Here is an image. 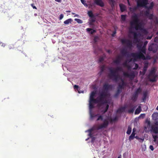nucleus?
<instances>
[{
  "label": "nucleus",
  "mask_w": 158,
  "mask_h": 158,
  "mask_svg": "<svg viewBox=\"0 0 158 158\" xmlns=\"http://www.w3.org/2000/svg\"><path fill=\"white\" fill-rule=\"evenodd\" d=\"M104 60V58L103 57H101L99 58L98 62H102Z\"/></svg>",
  "instance_id": "nucleus-54"
},
{
  "label": "nucleus",
  "mask_w": 158,
  "mask_h": 158,
  "mask_svg": "<svg viewBox=\"0 0 158 158\" xmlns=\"http://www.w3.org/2000/svg\"><path fill=\"white\" fill-rule=\"evenodd\" d=\"M109 124L108 121L106 119H105L103 121V123L99 125L97 127H94L91 129H89L88 131L89 132V135L90 137H92L93 134L92 132L94 130H98L102 128H106L108 126Z\"/></svg>",
  "instance_id": "nucleus-1"
},
{
  "label": "nucleus",
  "mask_w": 158,
  "mask_h": 158,
  "mask_svg": "<svg viewBox=\"0 0 158 158\" xmlns=\"http://www.w3.org/2000/svg\"><path fill=\"white\" fill-rule=\"evenodd\" d=\"M89 114L90 117V119H92L94 118L97 116L99 114H94L92 111H89Z\"/></svg>",
  "instance_id": "nucleus-22"
},
{
  "label": "nucleus",
  "mask_w": 158,
  "mask_h": 158,
  "mask_svg": "<svg viewBox=\"0 0 158 158\" xmlns=\"http://www.w3.org/2000/svg\"><path fill=\"white\" fill-rule=\"evenodd\" d=\"M123 58L122 56H118L116 59L113 61V62L117 64H119L121 62V60Z\"/></svg>",
  "instance_id": "nucleus-15"
},
{
  "label": "nucleus",
  "mask_w": 158,
  "mask_h": 158,
  "mask_svg": "<svg viewBox=\"0 0 158 158\" xmlns=\"http://www.w3.org/2000/svg\"><path fill=\"white\" fill-rule=\"evenodd\" d=\"M88 14L89 16L91 18H94V15L93 14L91 11H88Z\"/></svg>",
  "instance_id": "nucleus-41"
},
{
  "label": "nucleus",
  "mask_w": 158,
  "mask_h": 158,
  "mask_svg": "<svg viewBox=\"0 0 158 158\" xmlns=\"http://www.w3.org/2000/svg\"><path fill=\"white\" fill-rule=\"evenodd\" d=\"M132 18L133 19H139L138 15L136 14L132 16Z\"/></svg>",
  "instance_id": "nucleus-48"
},
{
  "label": "nucleus",
  "mask_w": 158,
  "mask_h": 158,
  "mask_svg": "<svg viewBox=\"0 0 158 158\" xmlns=\"http://www.w3.org/2000/svg\"><path fill=\"white\" fill-rule=\"evenodd\" d=\"M120 53L123 56H125L126 55H128V52L127 51V50L124 49L120 51Z\"/></svg>",
  "instance_id": "nucleus-25"
},
{
  "label": "nucleus",
  "mask_w": 158,
  "mask_h": 158,
  "mask_svg": "<svg viewBox=\"0 0 158 158\" xmlns=\"http://www.w3.org/2000/svg\"><path fill=\"white\" fill-rule=\"evenodd\" d=\"M122 90L117 89V90L116 92H117V93H119L120 94L121 93V92H122Z\"/></svg>",
  "instance_id": "nucleus-61"
},
{
  "label": "nucleus",
  "mask_w": 158,
  "mask_h": 158,
  "mask_svg": "<svg viewBox=\"0 0 158 158\" xmlns=\"http://www.w3.org/2000/svg\"><path fill=\"white\" fill-rule=\"evenodd\" d=\"M103 90L102 91L106 92L107 94L108 91L111 90L113 88V85H110L108 83H105L103 84Z\"/></svg>",
  "instance_id": "nucleus-10"
},
{
  "label": "nucleus",
  "mask_w": 158,
  "mask_h": 158,
  "mask_svg": "<svg viewBox=\"0 0 158 158\" xmlns=\"http://www.w3.org/2000/svg\"><path fill=\"white\" fill-rule=\"evenodd\" d=\"M99 38L97 36H95L94 37V41L95 43H97L98 40H99Z\"/></svg>",
  "instance_id": "nucleus-45"
},
{
  "label": "nucleus",
  "mask_w": 158,
  "mask_h": 158,
  "mask_svg": "<svg viewBox=\"0 0 158 158\" xmlns=\"http://www.w3.org/2000/svg\"><path fill=\"white\" fill-rule=\"evenodd\" d=\"M74 89H76L77 90H78V89L79 88V87L77 85H75L74 86Z\"/></svg>",
  "instance_id": "nucleus-60"
},
{
  "label": "nucleus",
  "mask_w": 158,
  "mask_h": 158,
  "mask_svg": "<svg viewBox=\"0 0 158 158\" xmlns=\"http://www.w3.org/2000/svg\"><path fill=\"white\" fill-rule=\"evenodd\" d=\"M154 6V3L153 2H151L150 3V5L149 6H145V7L147 9V10H149L150 9H152Z\"/></svg>",
  "instance_id": "nucleus-28"
},
{
  "label": "nucleus",
  "mask_w": 158,
  "mask_h": 158,
  "mask_svg": "<svg viewBox=\"0 0 158 158\" xmlns=\"http://www.w3.org/2000/svg\"><path fill=\"white\" fill-rule=\"evenodd\" d=\"M81 3L85 6H87V5L86 3V1L84 0H81Z\"/></svg>",
  "instance_id": "nucleus-55"
},
{
  "label": "nucleus",
  "mask_w": 158,
  "mask_h": 158,
  "mask_svg": "<svg viewBox=\"0 0 158 158\" xmlns=\"http://www.w3.org/2000/svg\"><path fill=\"white\" fill-rule=\"evenodd\" d=\"M74 20L75 21L79 23H83L82 21L79 19H75Z\"/></svg>",
  "instance_id": "nucleus-49"
},
{
  "label": "nucleus",
  "mask_w": 158,
  "mask_h": 158,
  "mask_svg": "<svg viewBox=\"0 0 158 158\" xmlns=\"http://www.w3.org/2000/svg\"><path fill=\"white\" fill-rule=\"evenodd\" d=\"M149 148L152 151H153L154 149L152 145H150L149 147Z\"/></svg>",
  "instance_id": "nucleus-62"
},
{
  "label": "nucleus",
  "mask_w": 158,
  "mask_h": 158,
  "mask_svg": "<svg viewBox=\"0 0 158 158\" xmlns=\"http://www.w3.org/2000/svg\"><path fill=\"white\" fill-rule=\"evenodd\" d=\"M31 6L33 8V9H37V8L35 6H34V5L33 4H31Z\"/></svg>",
  "instance_id": "nucleus-64"
},
{
  "label": "nucleus",
  "mask_w": 158,
  "mask_h": 158,
  "mask_svg": "<svg viewBox=\"0 0 158 158\" xmlns=\"http://www.w3.org/2000/svg\"><path fill=\"white\" fill-rule=\"evenodd\" d=\"M135 133L132 132L131 135L129 137V139L130 140L133 139L135 137Z\"/></svg>",
  "instance_id": "nucleus-35"
},
{
  "label": "nucleus",
  "mask_w": 158,
  "mask_h": 158,
  "mask_svg": "<svg viewBox=\"0 0 158 158\" xmlns=\"http://www.w3.org/2000/svg\"><path fill=\"white\" fill-rule=\"evenodd\" d=\"M156 72L154 69L152 70L150 72L149 76H154Z\"/></svg>",
  "instance_id": "nucleus-44"
},
{
  "label": "nucleus",
  "mask_w": 158,
  "mask_h": 158,
  "mask_svg": "<svg viewBox=\"0 0 158 158\" xmlns=\"http://www.w3.org/2000/svg\"><path fill=\"white\" fill-rule=\"evenodd\" d=\"M135 28L136 30H143L144 31H146L145 30L143 29L142 27V23L141 22H139L137 24H135Z\"/></svg>",
  "instance_id": "nucleus-12"
},
{
  "label": "nucleus",
  "mask_w": 158,
  "mask_h": 158,
  "mask_svg": "<svg viewBox=\"0 0 158 158\" xmlns=\"http://www.w3.org/2000/svg\"><path fill=\"white\" fill-rule=\"evenodd\" d=\"M109 107V105L108 104H106L105 109L104 110H102L101 111V112H102L103 113H105L107 111Z\"/></svg>",
  "instance_id": "nucleus-40"
},
{
  "label": "nucleus",
  "mask_w": 158,
  "mask_h": 158,
  "mask_svg": "<svg viewBox=\"0 0 158 158\" xmlns=\"http://www.w3.org/2000/svg\"><path fill=\"white\" fill-rule=\"evenodd\" d=\"M14 48V45L12 44H10L8 45L7 47V50H11V49H13Z\"/></svg>",
  "instance_id": "nucleus-46"
},
{
  "label": "nucleus",
  "mask_w": 158,
  "mask_h": 158,
  "mask_svg": "<svg viewBox=\"0 0 158 158\" xmlns=\"http://www.w3.org/2000/svg\"><path fill=\"white\" fill-rule=\"evenodd\" d=\"M103 120V116L102 115H99L98 116V118L97 119V121H98L100 120H101V121H103H103L104 120Z\"/></svg>",
  "instance_id": "nucleus-43"
},
{
  "label": "nucleus",
  "mask_w": 158,
  "mask_h": 158,
  "mask_svg": "<svg viewBox=\"0 0 158 158\" xmlns=\"http://www.w3.org/2000/svg\"><path fill=\"white\" fill-rule=\"evenodd\" d=\"M154 41L158 43V37H156L154 39Z\"/></svg>",
  "instance_id": "nucleus-63"
},
{
  "label": "nucleus",
  "mask_w": 158,
  "mask_h": 158,
  "mask_svg": "<svg viewBox=\"0 0 158 158\" xmlns=\"http://www.w3.org/2000/svg\"><path fill=\"white\" fill-rule=\"evenodd\" d=\"M154 22L156 24H158V18L157 17H155L154 18Z\"/></svg>",
  "instance_id": "nucleus-53"
},
{
  "label": "nucleus",
  "mask_w": 158,
  "mask_h": 158,
  "mask_svg": "<svg viewBox=\"0 0 158 158\" xmlns=\"http://www.w3.org/2000/svg\"><path fill=\"white\" fill-rule=\"evenodd\" d=\"M109 70L110 72L108 74L109 77L116 82L118 81L120 79L119 75L117 73L115 70L114 69L112 68H110Z\"/></svg>",
  "instance_id": "nucleus-3"
},
{
  "label": "nucleus",
  "mask_w": 158,
  "mask_h": 158,
  "mask_svg": "<svg viewBox=\"0 0 158 158\" xmlns=\"http://www.w3.org/2000/svg\"><path fill=\"white\" fill-rule=\"evenodd\" d=\"M119 6L121 12H123L126 10V7L124 5L120 4H119Z\"/></svg>",
  "instance_id": "nucleus-24"
},
{
  "label": "nucleus",
  "mask_w": 158,
  "mask_h": 158,
  "mask_svg": "<svg viewBox=\"0 0 158 158\" xmlns=\"http://www.w3.org/2000/svg\"><path fill=\"white\" fill-rule=\"evenodd\" d=\"M138 7H137V6H135L133 8L130 7L129 9L130 10H131V9H132L133 11H135L137 9Z\"/></svg>",
  "instance_id": "nucleus-51"
},
{
  "label": "nucleus",
  "mask_w": 158,
  "mask_h": 158,
  "mask_svg": "<svg viewBox=\"0 0 158 158\" xmlns=\"http://www.w3.org/2000/svg\"><path fill=\"white\" fill-rule=\"evenodd\" d=\"M115 70L117 73L118 74V72L122 71L123 70V69L122 68L120 67H118L115 69Z\"/></svg>",
  "instance_id": "nucleus-38"
},
{
  "label": "nucleus",
  "mask_w": 158,
  "mask_h": 158,
  "mask_svg": "<svg viewBox=\"0 0 158 158\" xmlns=\"http://www.w3.org/2000/svg\"><path fill=\"white\" fill-rule=\"evenodd\" d=\"M89 102H92V103H98L99 104V102L98 101V98L97 97L96 99L93 98L89 99Z\"/></svg>",
  "instance_id": "nucleus-21"
},
{
  "label": "nucleus",
  "mask_w": 158,
  "mask_h": 158,
  "mask_svg": "<svg viewBox=\"0 0 158 158\" xmlns=\"http://www.w3.org/2000/svg\"><path fill=\"white\" fill-rule=\"evenodd\" d=\"M118 119V118L117 116H116L113 119L112 118H110L109 119L110 120V123H112L114 122L117 121Z\"/></svg>",
  "instance_id": "nucleus-37"
},
{
  "label": "nucleus",
  "mask_w": 158,
  "mask_h": 158,
  "mask_svg": "<svg viewBox=\"0 0 158 158\" xmlns=\"http://www.w3.org/2000/svg\"><path fill=\"white\" fill-rule=\"evenodd\" d=\"M89 102V111H92V109L94 108V105L93 104V103H92V102Z\"/></svg>",
  "instance_id": "nucleus-32"
},
{
  "label": "nucleus",
  "mask_w": 158,
  "mask_h": 158,
  "mask_svg": "<svg viewBox=\"0 0 158 158\" xmlns=\"http://www.w3.org/2000/svg\"><path fill=\"white\" fill-rule=\"evenodd\" d=\"M141 111V108L140 106H139L135 110V114H139Z\"/></svg>",
  "instance_id": "nucleus-30"
},
{
  "label": "nucleus",
  "mask_w": 158,
  "mask_h": 158,
  "mask_svg": "<svg viewBox=\"0 0 158 158\" xmlns=\"http://www.w3.org/2000/svg\"><path fill=\"white\" fill-rule=\"evenodd\" d=\"M144 54L140 52L132 53H131V56L134 58L133 60L134 61H136L137 59H142L143 60L151 59L150 56L147 55L145 56Z\"/></svg>",
  "instance_id": "nucleus-2"
},
{
  "label": "nucleus",
  "mask_w": 158,
  "mask_h": 158,
  "mask_svg": "<svg viewBox=\"0 0 158 158\" xmlns=\"http://www.w3.org/2000/svg\"><path fill=\"white\" fill-rule=\"evenodd\" d=\"M157 45L154 44H152L149 46L148 50L149 51H152L153 53L156 52L158 50Z\"/></svg>",
  "instance_id": "nucleus-9"
},
{
  "label": "nucleus",
  "mask_w": 158,
  "mask_h": 158,
  "mask_svg": "<svg viewBox=\"0 0 158 158\" xmlns=\"http://www.w3.org/2000/svg\"><path fill=\"white\" fill-rule=\"evenodd\" d=\"M72 21H73V20H72V19H68L66 20L64 22V23L65 24H68L70 23H71V22H72Z\"/></svg>",
  "instance_id": "nucleus-34"
},
{
  "label": "nucleus",
  "mask_w": 158,
  "mask_h": 158,
  "mask_svg": "<svg viewBox=\"0 0 158 158\" xmlns=\"http://www.w3.org/2000/svg\"><path fill=\"white\" fill-rule=\"evenodd\" d=\"M131 107H133L131 109H129L128 111V112L129 113H132L134 112L136 106H134L133 107V106L131 105Z\"/></svg>",
  "instance_id": "nucleus-27"
},
{
  "label": "nucleus",
  "mask_w": 158,
  "mask_h": 158,
  "mask_svg": "<svg viewBox=\"0 0 158 158\" xmlns=\"http://www.w3.org/2000/svg\"><path fill=\"white\" fill-rule=\"evenodd\" d=\"M144 15L147 16L149 19L152 20L153 19V14H150V11L148 10H147L144 12Z\"/></svg>",
  "instance_id": "nucleus-13"
},
{
  "label": "nucleus",
  "mask_w": 158,
  "mask_h": 158,
  "mask_svg": "<svg viewBox=\"0 0 158 158\" xmlns=\"http://www.w3.org/2000/svg\"><path fill=\"white\" fill-rule=\"evenodd\" d=\"M139 19H133V20L130 23V24L131 27L135 25L139 22Z\"/></svg>",
  "instance_id": "nucleus-19"
},
{
  "label": "nucleus",
  "mask_w": 158,
  "mask_h": 158,
  "mask_svg": "<svg viewBox=\"0 0 158 158\" xmlns=\"http://www.w3.org/2000/svg\"><path fill=\"white\" fill-rule=\"evenodd\" d=\"M148 62H146L145 63L143 69V71L144 72V73H145L147 70L148 67Z\"/></svg>",
  "instance_id": "nucleus-36"
},
{
  "label": "nucleus",
  "mask_w": 158,
  "mask_h": 158,
  "mask_svg": "<svg viewBox=\"0 0 158 158\" xmlns=\"http://www.w3.org/2000/svg\"><path fill=\"white\" fill-rule=\"evenodd\" d=\"M138 43V44H137V47L139 51L138 52L142 53L141 52V49L143 47V43L142 42L141 43Z\"/></svg>",
  "instance_id": "nucleus-23"
},
{
  "label": "nucleus",
  "mask_w": 158,
  "mask_h": 158,
  "mask_svg": "<svg viewBox=\"0 0 158 158\" xmlns=\"http://www.w3.org/2000/svg\"><path fill=\"white\" fill-rule=\"evenodd\" d=\"M149 77L152 78H149L150 81L152 82H155L156 81V78L157 77L156 75H154V76H149Z\"/></svg>",
  "instance_id": "nucleus-18"
},
{
  "label": "nucleus",
  "mask_w": 158,
  "mask_h": 158,
  "mask_svg": "<svg viewBox=\"0 0 158 158\" xmlns=\"http://www.w3.org/2000/svg\"><path fill=\"white\" fill-rule=\"evenodd\" d=\"M95 17L94 18H91V19L90 20V25L92 24V23H94L95 22Z\"/></svg>",
  "instance_id": "nucleus-52"
},
{
  "label": "nucleus",
  "mask_w": 158,
  "mask_h": 158,
  "mask_svg": "<svg viewBox=\"0 0 158 158\" xmlns=\"http://www.w3.org/2000/svg\"><path fill=\"white\" fill-rule=\"evenodd\" d=\"M123 75L124 76L129 78L130 79H133L135 77V75L134 72H132L130 73H128L127 72H124Z\"/></svg>",
  "instance_id": "nucleus-11"
},
{
  "label": "nucleus",
  "mask_w": 158,
  "mask_h": 158,
  "mask_svg": "<svg viewBox=\"0 0 158 158\" xmlns=\"http://www.w3.org/2000/svg\"><path fill=\"white\" fill-rule=\"evenodd\" d=\"M86 30L88 32H89V33L91 34H93L94 33L96 32V30H93L92 28H88L86 29Z\"/></svg>",
  "instance_id": "nucleus-26"
},
{
  "label": "nucleus",
  "mask_w": 158,
  "mask_h": 158,
  "mask_svg": "<svg viewBox=\"0 0 158 158\" xmlns=\"http://www.w3.org/2000/svg\"><path fill=\"white\" fill-rule=\"evenodd\" d=\"M142 91V89L140 87L136 90L131 97V99L132 101L135 102L137 100L139 94L141 93Z\"/></svg>",
  "instance_id": "nucleus-5"
},
{
  "label": "nucleus",
  "mask_w": 158,
  "mask_h": 158,
  "mask_svg": "<svg viewBox=\"0 0 158 158\" xmlns=\"http://www.w3.org/2000/svg\"><path fill=\"white\" fill-rule=\"evenodd\" d=\"M126 107L125 106L123 107L118 109L117 112H122L125 111Z\"/></svg>",
  "instance_id": "nucleus-33"
},
{
  "label": "nucleus",
  "mask_w": 158,
  "mask_h": 158,
  "mask_svg": "<svg viewBox=\"0 0 158 158\" xmlns=\"http://www.w3.org/2000/svg\"><path fill=\"white\" fill-rule=\"evenodd\" d=\"M153 138L154 139V141L156 142V139L158 138V136L156 135H153Z\"/></svg>",
  "instance_id": "nucleus-56"
},
{
  "label": "nucleus",
  "mask_w": 158,
  "mask_h": 158,
  "mask_svg": "<svg viewBox=\"0 0 158 158\" xmlns=\"http://www.w3.org/2000/svg\"><path fill=\"white\" fill-rule=\"evenodd\" d=\"M96 94V92L93 91L92 92L90 95L89 99L94 98V97Z\"/></svg>",
  "instance_id": "nucleus-39"
},
{
  "label": "nucleus",
  "mask_w": 158,
  "mask_h": 158,
  "mask_svg": "<svg viewBox=\"0 0 158 158\" xmlns=\"http://www.w3.org/2000/svg\"><path fill=\"white\" fill-rule=\"evenodd\" d=\"M137 4L138 7H145L147 3L148 2L147 0H137Z\"/></svg>",
  "instance_id": "nucleus-8"
},
{
  "label": "nucleus",
  "mask_w": 158,
  "mask_h": 158,
  "mask_svg": "<svg viewBox=\"0 0 158 158\" xmlns=\"http://www.w3.org/2000/svg\"><path fill=\"white\" fill-rule=\"evenodd\" d=\"M148 43V41H145L143 43L142 48L141 49V52L145 54L146 53V47Z\"/></svg>",
  "instance_id": "nucleus-17"
},
{
  "label": "nucleus",
  "mask_w": 158,
  "mask_h": 158,
  "mask_svg": "<svg viewBox=\"0 0 158 158\" xmlns=\"http://www.w3.org/2000/svg\"><path fill=\"white\" fill-rule=\"evenodd\" d=\"M122 84H119L118 85L117 89H118L122 90L124 89V86L125 85V83L124 81L123 80H122Z\"/></svg>",
  "instance_id": "nucleus-20"
},
{
  "label": "nucleus",
  "mask_w": 158,
  "mask_h": 158,
  "mask_svg": "<svg viewBox=\"0 0 158 158\" xmlns=\"http://www.w3.org/2000/svg\"><path fill=\"white\" fill-rule=\"evenodd\" d=\"M129 32L133 34V42L134 43L136 44L139 43L140 41V39L139 38V36L140 34L139 33L137 34L136 32L132 31L130 28L129 30Z\"/></svg>",
  "instance_id": "nucleus-6"
},
{
  "label": "nucleus",
  "mask_w": 158,
  "mask_h": 158,
  "mask_svg": "<svg viewBox=\"0 0 158 158\" xmlns=\"http://www.w3.org/2000/svg\"><path fill=\"white\" fill-rule=\"evenodd\" d=\"M115 0H109V3L110 4L111 7L113 8L114 7L115 5Z\"/></svg>",
  "instance_id": "nucleus-31"
},
{
  "label": "nucleus",
  "mask_w": 158,
  "mask_h": 158,
  "mask_svg": "<svg viewBox=\"0 0 158 158\" xmlns=\"http://www.w3.org/2000/svg\"><path fill=\"white\" fill-rule=\"evenodd\" d=\"M94 2L97 5L101 7H103L104 6V3L102 0H94Z\"/></svg>",
  "instance_id": "nucleus-14"
},
{
  "label": "nucleus",
  "mask_w": 158,
  "mask_h": 158,
  "mask_svg": "<svg viewBox=\"0 0 158 158\" xmlns=\"http://www.w3.org/2000/svg\"><path fill=\"white\" fill-rule=\"evenodd\" d=\"M121 42L123 44H126V47L130 49H131L133 47L132 41L126 39H123L121 40Z\"/></svg>",
  "instance_id": "nucleus-7"
},
{
  "label": "nucleus",
  "mask_w": 158,
  "mask_h": 158,
  "mask_svg": "<svg viewBox=\"0 0 158 158\" xmlns=\"http://www.w3.org/2000/svg\"><path fill=\"white\" fill-rule=\"evenodd\" d=\"M131 127L130 126H128L127 131V134L129 135L131 134Z\"/></svg>",
  "instance_id": "nucleus-42"
},
{
  "label": "nucleus",
  "mask_w": 158,
  "mask_h": 158,
  "mask_svg": "<svg viewBox=\"0 0 158 158\" xmlns=\"http://www.w3.org/2000/svg\"><path fill=\"white\" fill-rule=\"evenodd\" d=\"M151 130L155 134L158 133V127L155 125H152L151 127Z\"/></svg>",
  "instance_id": "nucleus-16"
},
{
  "label": "nucleus",
  "mask_w": 158,
  "mask_h": 158,
  "mask_svg": "<svg viewBox=\"0 0 158 158\" xmlns=\"http://www.w3.org/2000/svg\"><path fill=\"white\" fill-rule=\"evenodd\" d=\"M147 94L148 93L147 91H145L143 92V97L142 98L143 101H144L146 100Z\"/></svg>",
  "instance_id": "nucleus-29"
},
{
  "label": "nucleus",
  "mask_w": 158,
  "mask_h": 158,
  "mask_svg": "<svg viewBox=\"0 0 158 158\" xmlns=\"http://www.w3.org/2000/svg\"><path fill=\"white\" fill-rule=\"evenodd\" d=\"M121 19L123 21H125L126 19V16L124 15H121Z\"/></svg>",
  "instance_id": "nucleus-50"
},
{
  "label": "nucleus",
  "mask_w": 158,
  "mask_h": 158,
  "mask_svg": "<svg viewBox=\"0 0 158 158\" xmlns=\"http://www.w3.org/2000/svg\"><path fill=\"white\" fill-rule=\"evenodd\" d=\"M139 66L138 64H135V67L133 68L134 69H137L138 68Z\"/></svg>",
  "instance_id": "nucleus-58"
},
{
  "label": "nucleus",
  "mask_w": 158,
  "mask_h": 158,
  "mask_svg": "<svg viewBox=\"0 0 158 158\" xmlns=\"http://www.w3.org/2000/svg\"><path fill=\"white\" fill-rule=\"evenodd\" d=\"M157 114H156V113H153L152 114V116L153 118L156 119L157 117Z\"/></svg>",
  "instance_id": "nucleus-57"
},
{
  "label": "nucleus",
  "mask_w": 158,
  "mask_h": 158,
  "mask_svg": "<svg viewBox=\"0 0 158 158\" xmlns=\"http://www.w3.org/2000/svg\"><path fill=\"white\" fill-rule=\"evenodd\" d=\"M105 66L104 65H102L100 67V72L101 73H102V72H103L105 69Z\"/></svg>",
  "instance_id": "nucleus-47"
},
{
  "label": "nucleus",
  "mask_w": 158,
  "mask_h": 158,
  "mask_svg": "<svg viewBox=\"0 0 158 158\" xmlns=\"http://www.w3.org/2000/svg\"><path fill=\"white\" fill-rule=\"evenodd\" d=\"M107 96V94L106 92L102 91L99 93V96L98 98L100 106H101L107 103V101L106 99Z\"/></svg>",
  "instance_id": "nucleus-4"
},
{
  "label": "nucleus",
  "mask_w": 158,
  "mask_h": 158,
  "mask_svg": "<svg viewBox=\"0 0 158 158\" xmlns=\"http://www.w3.org/2000/svg\"><path fill=\"white\" fill-rule=\"evenodd\" d=\"M64 17V15L63 14H61L60 16L59 17V19L60 20H61Z\"/></svg>",
  "instance_id": "nucleus-59"
}]
</instances>
